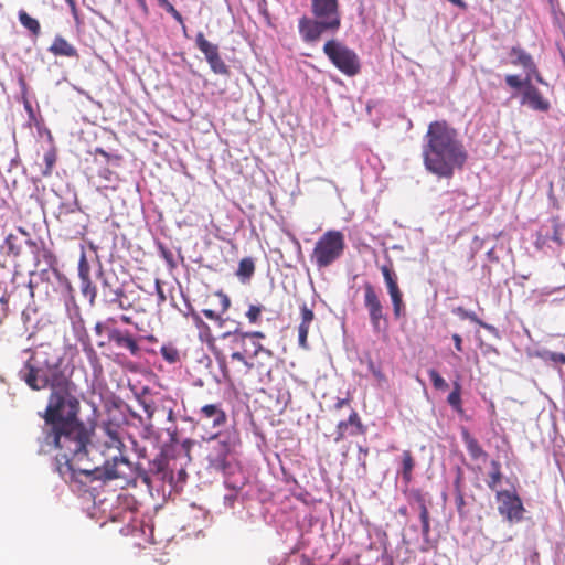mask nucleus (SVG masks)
Wrapping results in <instances>:
<instances>
[{
	"instance_id": "69168bd1",
	"label": "nucleus",
	"mask_w": 565,
	"mask_h": 565,
	"mask_svg": "<svg viewBox=\"0 0 565 565\" xmlns=\"http://www.w3.org/2000/svg\"><path fill=\"white\" fill-rule=\"evenodd\" d=\"M61 207L62 209H66V212L73 213V212H75L78 209V203L75 200L72 205L66 206V205L63 204Z\"/></svg>"
},
{
	"instance_id": "4be33fe9",
	"label": "nucleus",
	"mask_w": 565,
	"mask_h": 565,
	"mask_svg": "<svg viewBox=\"0 0 565 565\" xmlns=\"http://www.w3.org/2000/svg\"><path fill=\"white\" fill-rule=\"evenodd\" d=\"M195 43L198 49L204 54L206 61L218 54V46L209 42L202 32L196 34Z\"/></svg>"
},
{
	"instance_id": "c03bdc74",
	"label": "nucleus",
	"mask_w": 565,
	"mask_h": 565,
	"mask_svg": "<svg viewBox=\"0 0 565 565\" xmlns=\"http://www.w3.org/2000/svg\"><path fill=\"white\" fill-rule=\"evenodd\" d=\"M115 318H108L106 321L102 322L98 321L95 327L94 331L97 335H102L104 332L107 333V328H113L111 324L115 323Z\"/></svg>"
},
{
	"instance_id": "5fc2aeb1",
	"label": "nucleus",
	"mask_w": 565,
	"mask_h": 565,
	"mask_svg": "<svg viewBox=\"0 0 565 565\" xmlns=\"http://www.w3.org/2000/svg\"><path fill=\"white\" fill-rule=\"evenodd\" d=\"M159 248L161 252V256L167 260V263H172V260H173L172 253L170 250H168L167 248H164L162 245H160Z\"/></svg>"
},
{
	"instance_id": "ea45409f",
	"label": "nucleus",
	"mask_w": 565,
	"mask_h": 565,
	"mask_svg": "<svg viewBox=\"0 0 565 565\" xmlns=\"http://www.w3.org/2000/svg\"><path fill=\"white\" fill-rule=\"evenodd\" d=\"M78 277L79 279H89V264L84 252L78 262Z\"/></svg>"
},
{
	"instance_id": "37998d69",
	"label": "nucleus",
	"mask_w": 565,
	"mask_h": 565,
	"mask_svg": "<svg viewBox=\"0 0 565 565\" xmlns=\"http://www.w3.org/2000/svg\"><path fill=\"white\" fill-rule=\"evenodd\" d=\"M137 476H138L139 479L142 480L143 483H146L149 487H151L156 482V480L152 477L149 468L145 469V468L139 466L137 468Z\"/></svg>"
},
{
	"instance_id": "bf43d9fd",
	"label": "nucleus",
	"mask_w": 565,
	"mask_h": 565,
	"mask_svg": "<svg viewBox=\"0 0 565 565\" xmlns=\"http://www.w3.org/2000/svg\"><path fill=\"white\" fill-rule=\"evenodd\" d=\"M349 399L348 398H338V401L334 404V409L339 411L342 409L344 406H349Z\"/></svg>"
},
{
	"instance_id": "79ce46f5",
	"label": "nucleus",
	"mask_w": 565,
	"mask_h": 565,
	"mask_svg": "<svg viewBox=\"0 0 565 565\" xmlns=\"http://www.w3.org/2000/svg\"><path fill=\"white\" fill-rule=\"evenodd\" d=\"M452 312L457 316H459L461 319H468L471 322L479 323L480 319L477 317V315L473 311L466 310L462 307H457L452 310Z\"/></svg>"
},
{
	"instance_id": "338daca9",
	"label": "nucleus",
	"mask_w": 565,
	"mask_h": 565,
	"mask_svg": "<svg viewBox=\"0 0 565 565\" xmlns=\"http://www.w3.org/2000/svg\"><path fill=\"white\" fill-rule=\"evenodd\" d=\"M456 504H457L458 510L460 511V510H461V508H462V507H463V504H465L463 495H462L461 493H458V494L456 495Z\"/></svg>"
},
{
	"instance_id": "09e8293b",
	"label": "nucleus",
	"mask_w": 565,
	"mask_h": 565,
	"mask_svg": "<svg viewBox=\"0 0 565 565\" xmlns=\"http://www.w3.org/2000/svg\"><path fill=\"white\" fill-rule=\"evenodd\" d=\"M237 495L238 493L237 492H233L231 491V493H227L224 495L223 498V503L226 508H234V504L237 500Z\"/></svg>"
},
{
	"instance_id": "e2e57ef3",
	"label": "nucleus",
	"mask_w": 565,
	"mask_h": 565,
	"mask_svg": "<svg viewBox=\"0 0 565 565\" xmlns=\"http://www.w3.org/2000/svg\"><path fill=\"white\" fill-rule=\"evenodd\" d=\"M487 258L490 260V262H499V257L495 255L494 253V248H490L488 252H487Z\"/></svg>"
},
{
	"instance_id": "680f3d73",
	"label": "nucleus",
	"mask_w": 565,
	"mask_h": 565,
	"mask_svg": "<svg viewBox=\"0 0 565 565\" xmlns=\"http://www.w3.org/2000/svg\"><path fill=\"white\" fill-rule=\"evenodd\" d=\"M191 316L198 327H206L205 322L201 319L199 313H196L195 311H192Z\"/></svg>"
},
{
	"instance_id": "9b49d317",
	"label": "nucleus",
	"mask_w": 565,
	"mask_h": 565,
	"mask_svg": "<svg viewBox=\"0 0 565 565\" xmlns=\"http://www.w3.org/2000/svg\"><path fill=\"white\" fill-rule=\"evenodd\" d=\"M498 511L511 523L520 522L523 518V503L515 491L500 490L495 493Z\"/></svg>"
},
{
	"instance_id": "5701e85b",
	"label": "nucleus",
	"mask_w": 565,
	"mask_h": 565,
	"mask_svg": "<svg viewBox=\"0 0 565 565\" xmlns=\"http://www.w3.org/2000/svg\"><path fill=\"white\" fill-rule=\"evenodd\" d=\"M18 18H19V21L20 23L26 29L30 31L31 35L33 38H38L41 33V25H40V22L32 18L31 15H29L26 13V11L24 10H20L18 12Z\"/></svg>"
},
{
	"instance_id": "7ed1b4c3",
	"label": "nucleus",
	"mask_w": 565,
	"mask_h": 565,
	"mask_svg": "<svg viewBox=\"0 0 565 565\" xmlns=\"http://www.w3.org/2000/svg\"><path fill=\"white\" fill-rule=\"evenodd\" d=\"M63 358L58 349L50 344L39 345L31 354L19 376L32 390L55 388L66 384L62 369Z\"/></svg>"
},
{
	"instance_id": "f704fd0d",
	"label": "nucleus",
	"mask_w": 565,
	"mask_h": 565,
	"mask_svg": "<svg viewBox=\"0 0 565 565\" xmlns=\"http://www.w3.org/2000/svg\"><path fill=\"white\" fill-rule=\"evenodd\" d=\"M524 72H525V78H529L530 83H532V81L534 79L539 84L547 85L545 79L540 74V72H539V70L536 67V64L534 62L532 63V66L531 67H526L524 70Z\"/></svg>"
},
{
	"instance_id": "c85d7f7f",
	"label": "nucleus",
	"mask_w": 565,
	"mask_h": 565,
	"mask_svg": "<svg viewBox=\"0 0 565 565\" xmlns=\"http://www.w3.org/2000/svg\"><path fill=\"white\" fill-rule=\"evenodd\" d=\"M228 473L226 475H224V486L226 489L238 493L246 486L247 478L244 475H241L238 478H231L230 476H227Z\"/></svg>"
},
{
	"instance_id": "dca6fc26",
	"label": "nucleus",
	"mask_w": 565,
	"mask_h": 565,
	"mask_svg": "<svg viewBox=\"0 0 565 565\" xmlns=\"http://www.w3.org/2000/svg\"><path fill=\"white\" fill-rule=\"evenodd\" d=\"M520 103L535 111L546 113L551 108L550 102L532 83L526 86L525 90H522Z\"/></svg>"
},
{
	"instance_id": "052dcab7",
	"label": "nucleus",
	"mask_w": 565,
	"mask_h": 565,
	"mask_svg": "<svg viewBox=\"0 0 565 565\" xmlns=\"http://www.w3.org/2000/svg\"><path fill=\"white\" fill-rule=\"evenodd\" d=\"M203 315L211 320H220V317L211 309H204L202 310Z\"/></svg>"
},
{
	"instance_id": "de8ad7c7",
	"label": "nucleus",
	"mask_w": 565,
	"mask_h": 565,
	"mask_svg": "<svg viewBox=\"0 0 565 565\" xmlns=\"http://www.w3.org/2000/svg\"><path fill=\"white\" fill-rule=\"evenodd\" d=\"M547 360L555 364H564L565 354L561 352H547Z\"/></svg>"
},
{
	"instance_id": "e433bc0d",
	"label": "nucleus",
	"mask_w": 565,
	"mask_h": 565,
	"mask_svg": "<svg viewBox=\"0 0 565 565\" xmlns=\"http://www.w3.org/2000/svg\"><path fill=\"white\" fill-rule=\"evenodd\" d=\"M300 311H301V322L298 328L305 327V329L309 330V327H310L311 322L313 321V317H315L313 312L311 309L308 308V306L306 303H302V306L300 307Z\"/></svg>"
},
{
	"instance_id": "7c9ffc66",
	"label": "nucleus",
	"mask_w": 565,
	"mask_h": 565,
	"mask_svg": "<svg viewBox=\"0 0 565 565\" xmlns=\"http://www.w3.org/2000/svg\"><path fill=\"white\" fill-rule=\"evenodd\" d=\"M505 84L512 88V89H522L525 90L526 86H529L531 83L529 78H521L519 75L515 74H508L504 77Z\"/></svg>"
},
{
	"instance_id": "f3484780",
	"label": "nucleus",
	"mask_w": 565,
	"mask_h": 565,
	"mask_svg": "<svg viewBox=\"0 0 565 565\" xmlns=\"http://www.w3.org/2000/svg\"><path fill=\"white\" fill-rule=\"evenodd\" d=\"M200 420L206 422L213 428H220L225 425L227 416L218 405L209 404L200 409Z\"/></svg>"
},
{
	"instance_id": "864d4df0",
	"label": "nucleus",
	"mask_w": 565,
	"mask_h": 565,
	"mask_svg": "<svg viewBox=\"0 0 565 565\" xmlns=\"http://www.w3.org/2000/svg\"><path fill=\"white\" fill-rule=\"evenodd\" d=\"M369 454V449L367 448H364L363 446H359V456H358V461L360 462V465L365 469V457L367 456Z\"/></svg>"
},
{
	"instance_id": "603ef678",
	"label": "nucleus",
	"mask_w": 565,
	"mask_h": 565,
	"mask_svg": "<svg viewBox=\"0 0 565 565\" xmlns=\"http://www.w3.org/2000/svg\"><path fill=\"white\" fill-rule=\"evenodd\" d=\"M156 292L158 296V305L163 303L167 300V297L161 287V281L159 279H156Z\"/></svg>"
},
{
	"instance_id": "0eeeda50",
	"label": "nucleus",
	"mask_w": 565,
	"mask_h": 565,
	"mask_svg": "<svg viewBox=\"0 0 565 565\" xmlns=\"http://www.w3.org/2000/svg\"><path fill=\"white\" fill-rule=\"evenodd\" d=\"M323 52L332 64L347 76H355L361 68L358 54L337 40H329Z\"/></svg>"
},
{
	"instance_id": "a19ab883",
	"label": "nucleus",
	"mask_w": 565,
	"mask_h": 565,
	"mask_svg": "<svg viewBox=\"0 0 565 565\" xmlns=\"http://www.w3.org/2000/svg\"><path fill=\"white\" fill-rule=\"evenodd\" d=\"M98 175L107 182L105 184L106 188H108V186L114 188L113 183L117 182V180H118L117 174L115 172H113L111 170H109L108 168H102L98 171Z\"/></svg>"
},
{
	"instance_id": "aec40b11",
	"label": "nucleus",
	"mask_w": 565,
	"mask_h": 565,
	"mask_svg": "<svg viewBox=\"0 0 565 565\" xmlns=\"http://www.w3.org/2000/svg\"><path fill=\"white\" fill-rule=\"evenodd\" d=\"M462 441L466 446V449L471 457L472 460H486L488 458V454L482 449L479 445L478 440L470 435L467 429H462L461 431Z\"/></svg>"
},
{
	"instance_id": "a878e982",
	"label": "nucleus",
	"mask_w": 565,
	"mask_h": 565,
	"mask_svg": "<svg viewBox=\"0 0 565 565\" xmlns=\"http://www.w3.org/2000/svg\"><path fill=\"white\" fill-rule=\"evenodd\" d=\"M491 468H492V470L489 473V479L487 480V486L489 487V489L497 492L498 484L502 480L501 463L497 460H492Z\"/></svg>"
},
{
	"instance_id": "8fccbe9b",
	"label": "nucleus",
	"mask_w": 565,
	"mask_h": 565,
	"mask_svg": "<svg viewBox=\"0 0 565 565\" xmlns=\"http://www.w3.org/2000/svg\"><path fill=\"white\" fill-rule=\"evenodd\" d=\"M139 404L142 406L145 413L147 414L148 418H152L154 414V406L151 403H147L143 399L138 398Z\"/></svg>"
},
{
	"instance_id": "1a4fd4ad",
	"label": "nucleus",
	"mask_w": 565,
	"mask_h": 565,
	"mask_svg": "<svg viewBox=\"0 0 565 565\" xmlns=\"http://www.w3.org/2000/svg\"><path fill=\"white\" fill-rule=\"evenodd\" d=\"M364 307L367 310L370 323L374 333H382L387 330L388 317L384 312L382 301L370 282L364 284Z\"/></svg>"
},
{
	"instance_id": "774afa93",
	"label": "nucleus",
	"mask_w": 565,
	"mask_h": 565,
	"mask_svg": "<svg viewBox=\"0 0 565 565\" xmlns=\"http://www.w3.org/2000/svg\"><path fill=\"white\" fill-rule=\"evenodd\" d=\"M45 162H46L47 169H51V168H52V166H53V164H54V162H55V158H54V156L45 154Z\"/></svg>"
},
{
	"instance_id": "c756f323",
	"label": "nucleus",
	"mask_w": 565,
	"mask_h": 565,
	"mask_svg": "<svg viewBox=\"0 0 565 565\" xmlns=\"http://www.w3.org/2000/svg\"><path fill=\"white\" fill-rule=\"evenodd\" d=\"M2 249H4L8 255L18 256L21 252L19 237L14 234H9L4 239Z\"/></svg>"
},
{
	"instance_id": "9d476101",
	"label": "nucleus",
	"mask_w": 565,
	"mask_h": 565,
	"mask_svg": "<svg viewBox=\"0 0 565 565\" xmlns=\"http://www.w3.org/2000/svg\"><path fill=\"white\" fill-rule=\"evenodd\" d=\"M99 279L102 284V296L105 303L116 306L118 309L127 310L130 303L127 302L128 298L118 277L114 273L99 271Z\"/></svg>"
},
{
	"instance_id": "39448f33",
	"label": "nucleus",
	"mask_w": 565,
	"mask_h": 565,
	"mask_svg": "<svg viewBox=\"0 0 565 565\" xmlns=\"http://www.w3.org/2000/svg\"><path fill=\"white\" fill-rule=\"evenodd\" d=\"M209 441L213 444L207 456L209 467L226 475L232 468L228 455L239 441L238 433L234 429L224 433L217 431L210 436Z\"/></svg>"
},
{
	"instance_id": "473e14b6",
	"label": "nucleus",
	"mask_w": 565,
	"mask_h": 565,
	"mask_svg": "<svg viewBox=\"0 0 565 565\" xmlns=\"http://www.w3.org/2000/svg\"><path fill=\"white\" fill-rule=\"evenodd\" d=\"M207 63L210 64L211 70L215 74H221V75H227L228 74V67L223 62V60L221 58L220 54H217V55L213 56L212 58H210L207 61Z\"/></svg>"
},
{
	"instance_id": "13d9d810",
	"label": "nucleus",
	"mask_w": 565,
	"mask_h": 565,
	"mask_svg": "<svg viewBox=\"0 0 565 565\" xmlns=\"http://www.w3.org/2000/svg\"><path fill=\"white\" fill-rule=\"evenodd\" d=\"M551 239L554 241L555 243L559 244V245L562 244V238H561V235H559L558 225L554 226Z\"/></svg>"
},
{
	"instance_id": "6e6d98bb",
	"label": "nucleus",
	"mask_w": 565,
	"mask_h": 565,
	"mask_svg": "<svg viewBox=\"0 0 565 565\" xmlns=\"http://www.w3.org/2000/svg\"><path fill=\"white\" fill-rule=\"evenodd\" d=\"M480 327H482L483 329L490 331L491 333H493L495 337H499V331L498 329L492 326V324H489V323H486L483 321L480 320V322L478 323Z\"/></svg>"
},
{
	"instance_id": "4d7b16f0",
	"label": "nucleus",
	"mask_w": 565,
	"mask_h": 565,
	"mask_svg": "<svg viewBox=\"0 0 565 565\" xmlns=\"http://www.w3.org/2000/svg\"><path fill=\"white\" fill-rule=\"evenodd\" d=\"M452 340L455 343V348L458 352L462 351V339L458 333L452 334Z\"/></svg>"
},
{
	"instance_id": "3c124183",
	"label": "nucleus",
	"mask_w": 565,
	"mask_h": 565,
	"mask_svg": "<svg viewBox=\"0 0 565 565\" xmlns=\"http://www.w3.org/2000/svg\"><path fill=\"white\" fill-rule=\"evenodd\" d=\"M308 332H309V330L305 329V327L298 328V341H299V345L302 348L307 347Z\"/></svg>"
},
{
	"instance_id": "a211bd4d",
	"label": "nucleus",
	"mask_w": 565,
	"mask_h": 565,
	"mask_svg": "<svg viewBox=\"0 0 565 565\" xmlns=\"http://www.w3.org/2000/svg\"><path fill=\"white\" fill-rule=\"evenodd\" d=\"M168 457L160 452L149 461L148 467L156 481L164 482L168 478H172L168 469Z\"/></svg>"
},
{
	"instance_id": "f257e3e1",
	"label": "nucleus",
	"mask_w": 565,
	"mask_h": 565,
	"mask_svg": "<svg viewBox=\"0 0 565 565\" xmlns=\"http://www.w3.org/2000/svg\"><path fill=\"white\" fill-rule=\"evenodd\" d=\"M79 409L78 398L66 388V384L51 390L44 413H39L44 419L39 437L40 451L50 452L53 449L62 451L55 458L54 471L65 482L75 481L86 484L95 480L106 482L124 477L126 472L122 467L130 469V462L122 455L121 439L110 428L106 430L109 440L105 443V447L114 454L100 466L75 467L73 463V461H82L89 455L95 431L93 425L79 419Z\"/></svg>"
},
{
	"instance_id": "6e6552de",
	"label": "nucleus",
	"mask_w": 565,
	"mask_h": 565,
	"mask_svg": "<svg viewBox=\"0 0 565 565\" xmlns=\"http://www.w3.org/2000/svg\"><path fill=\"white\" fill-rule=\"evenodd\" d=\"M222 338L228 340V350L233 360H244V355L258 356L264 354L267 358L271 356V352L268 349H265L238 328L234 331L224 332Z\"/></svg>"
},
{
	"instance_id": "ddd939ff",
	"label": "nucleus",
	"mask_w": 565,
	"mask_h": 565,
	"mask_svg": "<svg viewBox=\"0 0 565 565\" xmlns=\"http://www.w3.org/2000/svg\"><path fill=\"white\" fill-rule=\"evenodd\" d=\"M24 242L26 245H29L32 254L35 255V258L39 259L40 256H42L45 264L47 265V268L41 269V274L39 275V277L41 279H46V280H50L51 277H54L60 280L61 275H60L58 270L54 268V265L56 263L54 255L45 248H42V250H40L39 244L30 238H26Z\"/></svg>"
},
{
	"instance_id": "423d86ee",
	"label": "nucleus",
	"mask_w": 565,
	"mask_h": 565,
	"mask_svg": "<svg viewBox=\"0 0 565 565\" xmlns=\"http://www.w3.org/2000/svg\"><path fill=\"white\" fill-rule=\"evenodd\" d=\"M343 249V234L339 231H328L316 243L312 259L319 268H324L335 262L342 255Z\"/></svg>"
},
{
	"instance_id": "b1692460",
	"label": "nucleus",
	"mask_w": 565,
	"mask_h": 565,
	"mask_svg": "<svg viewBox=\"0 0 565 565\" xmlns=\"http://www.w3.org/2000/svg\"><path fill=\"white\" fill-rule=\"evenodd\" d=\"M511 56H514L515 58L512 60L513 65H520L525 70L526 67H531L533 61V57L525 52L523 49L519 46H513L510 52Z\"/></svg>"
},
{
	"instance_id": "bb28decb",
	"label": "nucleus",
	"mask_w": 565,
	"mask_h": 565,
	"mask_svg": "<svg viewBox=\"0 0 565 565\" xmlns=\"http://www.w3.org/2000/svg\"><path fill=\"white\" fill-rule=\"evenodd\" d=\"M75 338L83 344L84 349L89 345V337L87 334L82 318L72 321Z\"/></svg>"
},
{
	"instance_id": "49530a36",
	"label": "nucleus",
	"mask_w": 565,
	"mask_h": 565,
	"mask_svg": "<svg viewBox=\"0 0 565 565\" xmlns=\"http://www.w3.org/2000/svg\"><path fill=\"white\" fill-rule=\"evenodd\" d=\"M262 312V306H249L248 311L246 312V317L248 318L250 323H255Z\"/></svg>"
},
{
	"instance_id": "a18cd8bd",
	"label": "nucleus",
	"mask_w": 565,
	"mask_h": 565,
	"mask_svg": "<svg viewBox=\"0 0 565 565\" xmlns=\"http://www.w3.org/2000/svg\"><path fill=\"white\" fill-rule=\"evenodd\" d=\"M161 354L164 358L166 361L173 363L178 359V351L173 348L169 347H162L161 348Z\"/></svg>"
},
{
	"instance_id": "4468645a",
	"label": "nucleus",
	"mask_w": 565,
	"mask_h": 565,
	"mask_svg": "<svg viewBox=\"0 0 565 565\" xmlns=\"http://www.w3.org/2000/svg\"><path fill=\"white\" fill-rule=\"evenodd\" d=\"M107 337L109 342L115 343L117 348L127 349L131 355L140 353V347L128 330L107 328Z\"/></svg>"
},
{
	"instance_id": "393cba45",
	"label": "nucleus",
	"mask_w": 565,
	"mask_h": 565,
	"mask_svg": "<svg viewBox=\"0 0 565 565\" xmlns=\"http://www.w3.org/2000/svg\"><path fill=\"white\" fill-rule=\"evenodd\" d=\"M254 271H255L254 260L250 257H246L239 262L236 275L242 282H246L250 279Z\"/></svg>"
},
{
	"instance_id": "f8f14e48",
	"label": "nucleus",
	"mask_w": 565,
	"mask_h": 565,
	"mask_svg": "<svg viewBox=\"0 0 565 565\" xmlns=\"http://www.w3.org/2000/svg\"><path fill=\"white\" fill-rule=\"evenodd\" d=\"M381 271L387 288V292L391 297L393 306V315L396 320L405 316V302L403 300V294L398 286V277L396 273L388 266L383 265Z\"/></svg>"
},
{
	"instance_id": "c9c22d12",
	"label": "nucleus",
	"mask_w": 565,
	"mask_h": 565,
	"mask_svg": "<svg viewBox=\"0 0 565 565\" xmlns=\"http://www.w3.org/2000/svg\"><path fill=\"white\" fill-rule=\"evenodd\" d=\"M429 379L436 390H447L448 383L441 377V375L434 369L428 370Z\"/></svg>"
},
{
	"instance_id": "f03ea898",
	"label": "nucleus",
	"mask_w": 565,
	"mask_h": 565,
	"mask_svg": "<svg viewBox=\"0 0 565 565\" xmlns=\"http://www.w3.org/2000/svg\"><path fill=\"white\" fill-rule=\"evenodd\" d=\"M423 158L429 172L450 178L456 168L463 167L467 151L452 127L446 121H434L429 124L423 140Z\"/></svg>"
},
{
	"instance_id": "412c9836",
	"label": "nucleus",
	"mask_w": 565,
	"mask_h": 565,
	"mask_svg": "<svg viewBox=\"0 0 565 565\" xmlns=\"http://www.w3.org/2000/svg\"><path fill=\"white\" fill-rule=\"evenodd\" d=\"M415 500L418 504L419 509V520L422 523V535L424 539V542L426 544H429V531H430V524H429V512L426 507V502L420 493H416Z\"/></svg>"
},
{
	"instance_id": "0e129e2a",
	"label": "nucleus",
	"mask_w": 565,
	"mask_h": 565,
	"mask_svg": "<svg viewBox=\"0 0 565 565\" xmlns=\"http://www.w3.org/2000/svg\"><path fill=\"white\" fill-rule=\"evenodd\" d=\"M252 356L249 355H244V360H238L239 362H242L248 370L253 369L254 367V363H252L249 361Z\"/></svg>"
},
{
	"instance_id": "4c0bfd02",
	"label": "nucleus",
	"mask_w": 565,
	"mask_h": 565,
	"mask_svg": "<svg viewBox=\"0 0 565 565\" xmlns=\"http://www.w3.org/2000/svg\"><path fill=\"white\" fill-rule=\"evenodd\" d=\"M159 6L163 8L168 13H170L174 20L181 24H183V18L181 13L168 1V0H157Z\"/></svg>"
},
{
	"instance_id": "2eb2a0df",
	"label": "nucleus",
	"mask_w": 565,
	"mask_h": 565,
	"mask_svg": "<svg viewBox=\"0 0 565 565\" xmlns=\"http://www.w3.org/2000/svg\"><path fill=\"white\" fill-rule=\"evenodd\" d=\"M366 430L365 426L362 424L359 414L351 409L349 418L345 420H340L337 425L334 441H341L347 434L351 436H355L358 434H364Z\"/></svg>"
},
{
	"instance_id": "2f4dec72",
	"label": "nucleus",
	"mask_w": 565,
	"mask_h": 565,
	"mask_svg": "<svg viewBox=\"0 0 565 565\" xmlns=\"http://www.w3.org/2000/svg\"><path fill=\"white\" fill-rule=\"evenodd\" d=\"M81 290L84 297L88 298L89 303L94 305L96 298V287L92 284L89 279H81Z\"/></svg>"
},
{
	"instance_id": "20e7f679",
	"label": "nucleus",
	"mask_w": 565,
	"mask_h": 565,
	"mask_svg": "<svg viewBox=\"0 0 565 565\" xmlns=\"http://www.w3.org/2000/svg\"><path fill=\"white\" fill-rule=\"evenodd\" d=\"M313 18L302 17L298 30L306 43L317 42L323 34H334L341 25L338 0H310Z\"/></svg>"
},
{
	"instance_id": "6ab92c4d",
	"label": "nucleus",
	"mask_w": 565,
	"mask_h": 565,
	"mask_svg": "<svg viewBox=\"0 0 565 565\" xmlns=\"http://www.w3.org/2000/svg\"><path fill=\"white\" fill-rule=\"evenodd\" d=\"M49 52L55 56L78 57L77 50L62 35H56L49 47Z\"/></svg>"
},
{
	"instance_id": "58836bf2",
	"label": "nucleus",
	"mask_w": 565,
	"mask_h": 565,
	"mask_svg": "<svg viewBox=\"0 0 565 565\" xmlns=\"http://www.w3.org/2000/svg\"><path fill=\"white\" fill-rule=\"evenodd\" d=\"M36 315V309L32 306H28L22 311V320L25 327H35V319L34 316Z\"/></svg>"
},
{
	"instance_id": "72a5a7b5",
	"label": "nucleus",
	"mask_w": 565,
	"mask_h": 565,
	"mask_svg": "<svg viewBox=\"0 0 565 565\" xmlns=\"http://www.w3.org/2000/svg\"><path fill=\"white\" fill-rule=\"evenodd\" d=\"M461 386L458 382L455 383L454 391L448 395L447 402L448 404L456 411H459L461 407V395H460Z\"/></svg>"
},
{
	"instance_id": "cd10ccee",
	"label": "nucleus",
	"mask_w": 565,
	"mask_h": 565,
	"mask_svg": "<svg viewBox=\"0 0 565 565\" xmlns=\"http://www.w3.org/2000/svg\"><path fill=\"white\" fill-rule=\"evenodd\" d=\"M414 466H415V463H414L413 457L411 455V451L405 450L403 452L401 473H402L403 480L406 483H408L412 479V471L414 469Z\"/></svg>"
}]
</instances>
